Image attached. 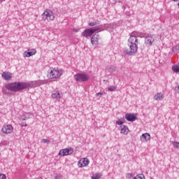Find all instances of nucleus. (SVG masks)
<instances>
[{
	"label": "nucleus",
	"instance_id": "1",
	"mask_svg": "<svg viewBox=\"0 0 179 179\" xmlns=\"http://www.w3.org/2000/svg\"><path fill=\"white\" fill-rule=\"evenodd\" d=\"M41 85V80H35V81H29V82H15L11 83H8L5 85V87L7 90H10V92H21V90H24L28 87H38Z\"/></svg>",
	"mask_w": 179,
	"mask_h": 179
},
{
	"label": "nucleus",
	"instance_id": "2",
	"mask_svg": "<svg viewBox=\"0 0 179 179\" xmlns=\"http://www.w3.org/2000/svg\"><path fill=\"white\" fill-rule=\"evenodd\" d=\"M138 37H136V31H134L130 35V37L128 40V46L130 48V50L128 49H124V52L127 54V55H134V54H136L138 52Z\"/></svg>",
	"mask_w": 179,
	"mask_h": 179
},
{
	"label": "nucleus",
	"instance_id": "3",
	"mask_svg": "<svg viewBox=\"0 0 179 179\" xmlns=\"http://www.w3.org/2000/svg\"><path fill=\"white\" fill-rule=\"evenodd\" d=\"M104 30H107V24L101 25L99 27L96 28L87 29L82 32L81 36L86 38H89V37H92L96 31H104Z\"/></svg>",
	"mask_w": 179,
	"mask_h": 179
},
{
	"label": "nucleus",
	"instance_id": "4",
	"mask_svg": "<svg viewBox=\"0 0 179 179\" xmlns=\"http://www.w3.org/2000/svg\"><path fill=\"white\" fill-rule=\"evenodd\" d=\"M73 79L76 82H87L90 79V76L85 73H78L73 76Z\"/></svg>",
	"mask_w": 179,
	"mask_h": 179
},
{
	"label": "nucleus",
	"instance_id": "5",
	"mask_svg": "<svg viewBox=\"0 0 179 179\" xmlns=\"http://www.w3.org/2000/svg\"><path fill=\"white\" fill-rule=\"evenodd\" d=\"M62 75V71L57 69H52L48 73V76L49 79H58V78H61Z\"/></svg>",
	"mask_w": 179,
	"mask_h": 179
},
{
	"label": "nucleus",
	"instance_id": "6",
	"mask_svg": "<svg viewBox=\"0 0 179 179\" xmlns=\"http://www.w3.org/2000/svg\"><path fill=\"white\" fill-rule=\"evenodd\" d=\"M155 40L156 36H155V34H148L145 37V44L147 47H152Z\"/></svg>",
	"mask_w": 179,
	"mask_h": 179
},
{
	"label": "nucleus",
	"instance_id": "7",
	"mask_svg": "<svg viewBox=\"0 0 179 179\" xmlns=\"http://www.w3.org/2000/svg\"><path fill=\"white\" fill-rule=\"evenodd\" d=\"M43 19H46L47 20H54L55 19V15L52 10L47 9L42 14Z\"/></svg>",
	"mask_w": 179,
	"mask_h": 179
},
{
	"label": "nucleus",
	"instance_id": "8",
	"mask_svg": "<svg viewBox=\"0 0 179 179\" xmlns=\"http://www.w3.org/2000/svg\"><path fill=\"white\" fill-rule=\"evenodd\" d=\"M73 153V149L72 148H65L60 150L59 152V156H68Z\"/></svg>",
	"mask_w": 179,
	"mask_h": 179
},
{
	"label": "nucleus",
	"instance_id": "9",
	"mask_svg": "<svg viewBox=\"0 0 179 179\" xmlns=\"http://www.w3.org/2000/svg\"><path fill=\"white\" fill-rule=\"evenodd\" d=\"M99 40H100V35L96 34H94L91 37V44L97 47V45H99Z\"/></svg>",
	"mask_w": 179,
	"mask_h": 179
},
{
	"label": "nucleus",
	"instance_id": "10",
	"mask_svg": "<svg viewBox=\"0 0 179 179\" xmlns=\"http://www.w3.org/2000/svg\"><path fill=\"white\" fill-rule=\"evenodd\" d=\"M1 131L3 134H12L13 132V127L10 124L4 125Z\"/></svg>",
	"mask_w": 179,
	"mask_h": 179
},
{
	"label": "nucleus",
	"instance_id": "11",
	"mask_svg": "<svg viewBox=\"0 0 179 179\" xmlns=\"http://www.w3.org/2000/svg\"><path fill=\"white\" fill-rule=\"evenodd\" d=\"M37 50L36 49H28L23 54V56L26 58H29L30 57H33V55H36Z\"/></svg>",
	"mask_w": 179,
	"mask_h": 179
},
{
	"label": "nucleus",
	"instance_id": "12",
	"mask_svg": "<svg viewBox=\"0 0 179 179\" xmlns=\"http://www.w3.org/2000/svg\"><path fill=\"white\" fill-rule=\"evenodd\" d=\"M125 118L127 121L130 122H134V121H136L137 118L136 115L134 113H126Z\"/></svg>",
	"mask_w": 179,
	"mask_h": 179
},
{
	"label": "nucleus",
	"instance_id": "13",
	"mask_svg": "<svg viewBox=\"0 0 179 179\" xmlns=\"http://www.w3.org/2000/svg\"><path fill=\"white\" fill-rule=\"evenodd\" d=\"M89 163H90V161H89V159H87V158H83L78 162V166L80 168L86 167V166H88Z\"/></svg>",
	"mask_w": 179,
	"mask_h": 179
},
{
	"label": "nucleus",
	"instance_id": "14",
	"mask_svg": "<svg viewBox=\"0 0 179 179\" xmlns=\"http://www.w3.org/2000/svg\"><path fill=\"white\" fill-rule=\"evenodd\" d=\"M120 129V133L123 134V135H128V133L129 132V129H128V127L126 125H121Z\"/></svg>",
	"mask_w": 179,
	"mask_h": 179
},
{
	"label": "nucleus",
	"instance_id": "15",
	"mask_svg": "<svg viewBox=\"0 0 179 179\" xmlns=\"http://www.w3.org/2000/svg\"><path fill=\"white\" fill-rule=\"evenodd\" d=\"M51 97L52 99H55V100H59L61 99V93H59V91H53Z\"/></svg>",
	"mask_w": 179,
	"mask_h": 179
},
{
	"label": "nucleus",
	"instance_id": "16",
	"mask_svg": "<svg viewBox=\"0 0 179 179\" xmlns=\"http://www.w3.org/2000/svg\"><path fill=\"white\" fill-rule=\"evenodd\" d=\"M1 78H3L4 80H10V79L12 78V73L3 72L1 74Z\"/></svg>",
	"mask_w": 179,
	"mask_h": 179
},
{
	"label": "nucleus",
	"instance_id": "17",
	"mask_svg": "<svg viewBox=\"0 0 179 179\" xmlns=\"http://www.w3.org/2000/svg\"><path fill=\"white\" fill-rule=\"evenodd\" d=\"M29 118H33V114L26 113L24 115L21 116V121H26V120H29Z\"/></svg>",
	"mask_w": 179,
	"mask_h": 179
},
{
	"label": "nucleus",
	"instance_id": "18",
	"mask_svg": "<svg viewBox=\"0 0 179 179\" xmlns=\"http://www.w3.org/2000/svg\"><path fill=\"white\" fill-rule=\"evenodd\" d=\"M154 99L159 101V100H163L164 99V95L162 93H157V94L155 95Z\"/></svg>",
	"mask_w": 179,
	"mask_h": 179
},
{
	"label": "nucleus",
	"instance_id": "19",
	"mask_svg": "<svg viewBox=\"0 0 179 179\" xmlns=\"http://www.w3.org/2000/svg\"><path fill=\"white\" fill-rule=\"evenodd\" d=\"M140 139L142 142H148L150 140V135H141Z\"/></svg>",
	"mask_w": 179,
	"mask_h": 179
},
{
	"label": "nucleus",
	"instance_id": "20",
	"mask_svg": "<svg viewBox=\"0 0 179 179\" xmlns=\"http://www.w3.org/2000/svg\"><path fill=\"white\" fill-rule=\"evenodd\" d=\"M136 36H139V37H141V38H144L145 39H146V36H148V34H143V33H140L138 34V32H136Z\"/></svg>",
	"mask_w": 179,
	"mask_h": 179
},
{
	"label": "nucleus",
	"instance_id": "21",
	"mask_svg": "<svg viewBox=\"0 0 179 179\" xmlns=\"http://www.w3.org/2000/svg\"><path fill=\"white\" fill-rule=\"evenodd\" d=\"M106 71L108 72H110V73H113V72H115V66H110L106 68Z\"/></svg>",
	"mask_w": 179,
	"mask_h": 179
},
{
	"label": "nucleus",
	"instance_id": "22",
	"mask_svg": "<svg viewBox=\"0 0 179 179\" xmlns=\"http://www.w3.org/2000/svg\"><path fill=\"white\" fill-rule=\"evenodd\" d=\"M172 71H173V72H176V73H178L179 72V66L177 65H174L172 66Z\"/></svg>",
	"mask_w": 179,
	"mask_h": 179
},
{
	"label": "nucleus",
	"instance_id": "23",
	"mask_svg": "<svg viewBox=\"0 0 179 179\" xmlns=\"http://www.w3.org/2000/svg\"><path fill=\"white\" fill-rule=\"evenodd\" d=\"M133 179H145V175L144 174H138L136 176H135Z\"/></svg>",
	"mask_w": 179,
	"mask_h": 179
},
{
	"label": "nucleus",
	"instance_id": "24",
	"mask_svg": "<svg viewBox=\"0 0 179 179\" xmlns=\"http://www.w3.org/2000/svg\"><path fill=\"white\" fill-rule=\"evenodd\" d=\"M96 24H99V21L89 22V24H88V25H89L90 27H93V26H96Z\"/></svg>",
	"mask_w": 179,
	"mask_h": 179
},
{
	"label": "nucleus",
	"instance_id": "25",
	"mask_svg": "<svg viewBox=\"0 0 179 179\" xmlns=\"http://www.w3.org/2000/svg\"><path fill=\"white\" fill-rule=\"evenodd\" d=\"M116 89L117 87L114 85L108 87V90H109V92H115Z\"/></svg>",
	"mask_w": 179,
	"mask_h": 179
},
{
	"label": "nucleus",
	"instance_id": "26",
	"mask_svg": "<svg viewBox=\"0 0 179 179\" xmlns=\"http://www.w3.org/2000/svg\"><path fill=\"white\" fill-rule=\"evenodd\" d=\"M172 145L174 146V148H176V149H179V143L177 141H172Z\"/></svg>",
	"mask_w": 179,
	"mask_h": 179
},
{
	"label": "nucleus",
	"instance_id": "27",
	"mask_svg": "<svg viewBox=\"0 0 179 179\" xmlns=\"http://www.w3.org/2000/svg\"><path fill=\"white\" fill-rule=\"evenodd\" d=\"M99 178H100V176H99V174H94L92 176V179H99Z\"/></svg>",
	"mask_w": 179,
	"mask_h": 179
},
{
	"label": "nucleus",
	"instance_id": "28",
	"mask_svg": "<svg viewBox=\"0 0 179 179\" xmlns=\"http://www.w3.org/2000/svg\"><path fill=\"white\" fill-rule=\"evenodd\" d=\"M41 141L43 143H50V140L48 139L43 138Z\"/></svg>",
	"mask_w": 179,
	"mask_h": 179
},
{
	"label": "nucleus",
	"instance_id": "29",
	"mask_svg": "<svg viewBox=\"0 0 179 179\" xmlns=\"http://www.w3.org/2000/svg\"><path fill=\"white\" fill-rule=\"evenodd\" d=\"M0 179H6V175L0 173Z\"/></svg>",
	"mask_w": 179,
	"mask_h": 179
},
{
	"label": "nucleus",
	"instance_id": "30",
	"mask_svg": "<svg viewBox=\"0 0 179 179\" xmlns=\"http://www.w3.org/2000/svg\"><path fill=\"white\" fill-rule=\"evenodd\" d=\"M116 124L117 125H122L124 124V121L117 120V121H116Z\"/></svg>",
	"mask_w": 179,
	"mask_h": 179
},
{
	"label": "nucleus",
	"instance_id": "31",
	"mask_svg": "<svg viewBox=\"0 0 179 179\" xmlns=\"http://www.w3.org/2000/svg\"><path fill=\"white\" fill-rule=\"evenodd\" d=\"M132 176H133L132 173H127V176H126V177H127V178H132Z\"/></svg>",
	"mask_w": 179,
	"mask_h": 179
},
{
	"label": "nucleus",
	"instance_id": "32",
	"mask_svg": "<svg viewBox=\"0 0 179 179\" xmlns=\"http://www.w3.org/2000/svg\"><path fill=\"white\" fill-rule=\"evenodd\" d=\"M96 96L97 97H101V96H103V93L98 92V93H96Z\"/></svg>",
	"mask_w": 179,
	"mask_h": 179
},
{
	"label": "nucleus",
	"instance_id": "33",
	"mask_svg": "<svg viewBox=\"0 0 179 179\" xmlns=\"http://www.w3.org/2000/svg\"><path fill=\"white\" fill-rule=\"evenodd\" d=\"M175 90L179 93V85L175 87Z\"/></svg>",
	"mask_w": 179,
	"mask_h": 179
},
{
	"label": "nucleus",
	"instance_id": "34",
	"mask_svg": "<svg viewBox=\"0 0 179 179\" xmlns=\"http://www.w3.org/2000/svg\"><path fill=\"white\" fill-rule=\"evenodd\" d=\"M22 127H27V124L22 122L21 124Z\"/></svg>",
	"mask_w": 179,
	"mask_h": 179
},
{
	"label": "nucleus",
	"instance_id": "35",
	"mask_svg": "<svg viewBox=\"0 0 179 179\" xmlns=\"http://www.w3.org/2000/svg\"><path fill=\"white\" fill-rule=\"evenodd\" d=\"M73 31H75L76 33H78V31H79V29H73Z\"/></svg>",
	"mask_w": 179,
	"mask_h": 179
},
{
	"label": "nucleus",
	"instance_id": "36",
	"mask_svg": "<svg viewBox=\"0 0 179 179\" xmlns=\"http://www.w3.org/2000/svg\"><path fill=\"white\" fill-rule=\"evenodd\" d=\"M142 135H150L148 133H143Z\"/></svg>",
	"mask_w": 179,
	"mask_h": 179
},
{
	"label": "nucleus",
	"instance_id": "37",
	"mask_svg": "<svg viewBox=\"0 0 179 179\" xmlns=\"http://www.w3.org/2000/svg\"><path fill=\"white\" fill-rule=\"evenodd\" d=\"M173 2H178L179 0H172Z\"/></svg>",
	"mask_w": 179,
	"mask_h": 179
},
{
	"label": "nucleus",
	"instance_id": "38",
	"mask_svg": "<svg viewBox=\"0 0 179 179\" xmlns=\"http://www.w3.org/2000/svg\"><path fill=\"white\" fill-rule=\"evenodd\" d=\"M103 82H108V80H103Z\"/></svg>",
	"mask_w": 179,
	"mask_h": 179
},
{
	"label": "nucleus",
	"instance_id": "39",
	"mask_svg": "<svg viewBox=\"0 0 179 179\" xmlns=\"http://www.w3.org/2000/svg\"><path fill=\"white\" fill-rule=\"evenodd\" d=\"M3 1H5V0H1V2H3Z\"/></svg>",
	"mask_w": 179,
	"mask_h": 179
}]
</instances>
